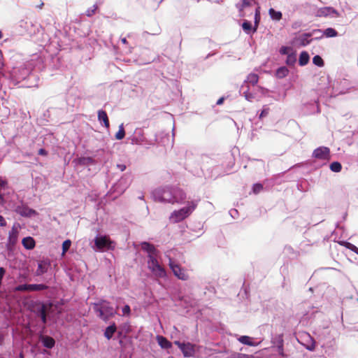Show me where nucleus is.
Segmentation results:
<instances>
[{"label":"nucleus","mask_w":358,"mask_h":358,"mask_svg":"<svg viewBox=\"0 0 358 358\" xmlns=\"http://www.w3.org/2000/svg\"><path fill=\"white\" fill-rule=\"evenodd\" d=\"M223 101H224V99H223V98H220V99H219L217 100V105H220V104H222V103H223Z\"/></svg>","instance_id":"nucleus-51"},{"label":"nucleus","mask_w":358,"mask_h":358,"mask_svg":"<svg viewBox=\"0 0 358 358\" xmlns=\"http://www.w3.org/2000/svg\"><path fill=\"white\" fill-rule=\"evenodd\" d=\"M3 341V336L1 334H0V345H2Z\"/></svg>","instance_id":"nucleus-52"},{"label":"nucleus","mask_w":358,"mask_h":358,"mask_svg":"<svg viewBox=\"0 0 358 358\" xmlns=\"http://www.w3.org/2000/svg\"><path fill=\"white\" fill-rule=\"evenodd\" d=\"M141 248L148 254V256L152 254L153 255L158 251L153 244L145 241L141 243Z\"/></svg>","instance_id":"nucleus-14"},{"label":"nucleus","mask_w":358,"mask_h":358,"mask_svg":"<svg viewBox=\"0 0 358 358\" xmlns=\"http://www.w3.org/2000/svg\"><path fill=\"white\" fill-rule=\"evenodd\" d=\"M238 340L239 342L245 345L250 346L253 345V343L251 342V338L248 336H242L239 337Z\"/></svg>","instance_id":"nucleus-30"},{"label":"nucleus","mask_w":358,"mask_h":358,"mask_svg":"<svg viewBox=\"0 0 358 358\" xmlns=\"http://www.w3.org/2000/svg\"><path fill=\"white\" fill-rule=\"evenodd\" d=\"M38 271H39V272L37 273L38 275L43 274L45 270L41 269Z\"/></svg>","instance_id":"nucleus-54"},{"label":"nucleus","mask_w":358,"mask_h":358,"mask_svg":"<svg viewBox=\"0 0 358 358\" xmlns=\"http://www.w3.org/2000/svg\"><path fill=\"white\" fill-rule=\"evenodd\" d=\"M131 309L129 305H125L122 308V313L124 315H129L130 314Z\"/></svg>","instance_id":"nucleus-41"},{"label":"nucleus","mask_w":358,"mask_h":358,"mask_svg":"<svg viewBox=\"0 0 358 358\" xmlns=\"http://www.w3.org/2000/svg\"><path fill=\"white\" fill-rule=\"evenodd\" d=\"M181 350L184 357H193L195 353V345L190 343H180V341H175L174 343Z\"/></svg>","instance_id":"nucleus-7"},{"label":"nucleus","mask_w":358,"mask_h":358,"mask_svg":"<svg viewBox=\"0 0 358 358\" xmlns=\"http://www.w3.org/2000/svg\"><path fill=\"white\" fill-rule=\"evenodd\" d=\"M197 201H192L187 203V205L179 210H176L171 213L169 216V220L172 223H178L188 217L192 212L196 208Z\"/></svg>","instance_id":"nucleus-1"},{"label":"nucleus","mask_w":358,"mask_h":358,"mask_svg":"<svg viewBox=\"0 0 358 358\" xmlns=\"http://www.w3.org/2000/svg\"><path fill=\"white\" fill-rule=\"evenodd\" d=\"M169 266H170V268H171V269H173V268H178V266H177V265L173 264V262H170Z\"/></svg>","instance_id":"nucleus-50"},{"label":"nucleus","mask_w":358,"mask_h":358,"mask_svg":"<svg viewBox=\"0 0 358 358\" xmlns=\"http://www.w3.org/2000/svg\"><path fill=\"white\" fill-rule=\"evenodd\" d=\"M344 245L348 249L350 250L351 251H352L358 255V248L357 246H355V245H353L352 243H349V242H345Z\"/></svg>","instance_id":"nucleus-35"},{"label":"nucleus","mask_w":358,"mask_h":358,"mask_svg":"<svg viewBox=\"0 0 358 358\" xmlns=\"http://www.w3.org/2000/svg\"><path fill=\"white\" fill-rule=\"evenodd\" d=\"M124 136H125V131H124L123 124H122L119 127V130L115 134V138L117 140H122L124 138Z\"/></svg>","instance_id":"nucleus-29"},{"label":"nucleus","mask_w":358,"mask_h":358,"mask_svg":"<svg viewBox=\"0 0 358 358\" xmlns=\"http://www.w3.org/2000/svg\"><path fill=\"white\" fill-rule=\"evenodd\" d=\"M38 155H43V156H47L48 155V152L43 149V148H41L38 152Z\"/></svg>","instance_id":"nucleus-44"},{"label":"nucleus","mask_w":358,"mask_h":358,"mask_svg":"<svg viewBox=\"0 0 358 358\" xmlns=\"http://www.w3.org/2000/svg\"><path fill=\"white\" fill-rule=\"evenodd\" d=\"M317 32L321 33L322 30L321 29H314V30H313V31L311 33L303 34L301 35L300 36H299L296 39V41L299 43V45L306 46V45H308L313 40V39H309V38L311 37L313 34L317 33Z\"/></svg>","instance_id":"nucleus-10"},{"label":"nucleus","mask_w":358,"mask_h":358,"mask_svg":"<svg viewBox=\"0 0 358 358\" xmlns=\"http://www.w3.org/2000/svg\"><path fill=\"white\" fill-rule=\"evenodd\" d=\"M20 358L24 357L23 354H22V353H20Z\"/></svg>","instance_id":"nucleus-59"},{"label":"nucleus","mask_w":358,"mask_h":358,"mask_svg":"<svg viewBox=\"0 0 358 358\" xmlns=\"http://www.w3.org/2000/svg\"><path fill=\"white\" fill-rule=\"evenodd\" d=\"M309 55L306 52H302L300 54L299 63L301 66H304L308 64L309 61Z\"/></svg>","instance_id":"nucleus-24"},{"label":"nucleus","mask_w":358,"mask_h":358,"mask_svg":"<svg viewBox=\"0 0 358 358\" xmlns=\"http://www.w3.org/2000/svg\"><path fill=\"white\" fill-rule=\"evenodd\" d=\"M280 52L282 55H287L288 54V48L287 47H282L280 48Z\"/></svg>","instance_id":"nucleus-45"},{"label":"nucleus","mask_w":358,"mask_h":358,"mask_svg":"<svg viewBox=\"0 0 358 358\" xmlns=\"http://www.w3.org/2000/svg\"><path fill=\"white\" fill-rule=\"evenodd\" d=\"M259 89L260 90V92L263 94H266V93L268 92V90L267 89H265L264 87H259Z\"/></svg>","instance_id":"nucleus-49"},{"label":"nucleus","mask_w":358,"mask_h":358,"mask_svg":"<svg viewBox=\"0 0 358 358\" xmlns=\"http://www.w3.org/2000/svg\"><path fill=\"white\" fill-rule=\"evenodd\" d=\"M175 276L182 280H187L189 278V275L185 272L186 270H172Z\"/></svg>","instance_id":"nucleus-21"},{"label":"nucleus","mask_w":358,"mask_h":358,"mask_svg":"<svg viewBox=\"0 0 358 358\" xmlns=\"http://www.w3.org/2000/svg\"><path fill=\"white\" fill-rule=\"evenodd\" d=\"M121 41H122V43H124V44L127 43V41L125 38H122Z\"/></svg>","instance_id":"nucleus-55"},{"label":"nucleus","mask_w":358,"mask_h":358,"mask_svg":"<svg viewBox=\"0 0 358 358\" xmlns=\"http://www.w3.org/2000/svg\"><path fill=\"white\" fill-rule=\"evenodd\" d=\"M38 315L41 318V320L43 324L47 322V306L43 304L41 307L40 310L38 311Z\"/></svg>","instance_id":"nucleus-22"},{"label":"nucleus","mask_w":358,"mask_h":358,"mask_svg":"<svg viewBox=\"0 0 358 358\" xmlns=\"http://www.w3.org/2000/svg\"><path fill=\"white\" fill-rule=\"evenodd\" d=\"M18 238V229L13 225L8 234V243L9 245L13 246L16 244Z\"/></svg>","instance_id":"nucleus-13"},{"label":"nucleus","mask_w":358,"mask_h":358,"mask_svg":"<svg viewBox=\"0 0 358 358\" xmlns=\"http://www.w3.org/2000/svg\"><path fill=\"white\" fill-rule=\"evenodd\" d=\"M98 120L100 122L102 121L103 122L104 126L106 128H109V127H110L109 119H108V115L105 110H99L98 111Z\"/></svg>","instance_id":"nucleus-18"},{"label":"nucleus","mask_w":358,"mask_h":358,"mask_svg":"<svg viewBox=\"0 0 358 358\" xmlns=\"http://www.w3.org/2000/svg\"><path fill=\"white\" fill-rule=\"evenodd\" d=\"M117 167L118 169H120L121 171H124L126 169V166L124 164H117Z\"/></svg>","instance_id":"nucleus-47"},{"label":"nucleus","mask_w":358,"mask_h":358,"mask_svg":"<svg viewBox=\"0 0 358 358\" xmlns=\"http://www.w3.org/2000/svg\"><path fill=\"white\" fill-rule=\"evenodd\" d=\"M22 358H24V357H22Z\"/></svg>","instance_id":"nucleus-61"},{"label":"nucleus","mask_w":358,"mask_h":358,"mask_svg":"<svg viewBox=\"0 0 358 358\" xmlns=\"http://www.w3.org/2000/svg\"><path fill=\"white\" fill-rule=\"evenodd\" d=\"M71 245V241L70 240H66L62 243V251L63 253L66 252Z\"/></svg>","instance_id":"nucleus-36"},{"label":"nucleus","mask_w":358,"mask_h":358,"mask_svg":"<svg viewBox=\"0 0 358 358\" xmlns=\"http://www.w3.org/2000/svg\"><path fill=\"white\" fill-rule=\"evenodd\" d=\"M313 62L314 64H315L317 66H324V61H323L322 58L319 55H316L313 58Z\"/></svg>","instance_id":"nucleus-32"},{"label":"nucleus","mask_w":358,"mask_h":358,"mask_svg":"<svg viewBox=\"0 0 358 358\" xmlns=\"http://www.w3.org/2000/svg\"><path fill=\"white\" fill-rule=\"evenodd\" d=\"M263 189V186L261 184H255L253 187V191L255 193L259 192Z\"/></svg>","instance_id":"nucleus-40"},{"label":"nucleus","mask_w":358,"mask_h":358,"mask_svg":"<svg viewBox=\"0 0 358 358\" xmlns=\"http://www.w3.org/2000/svg\"><path fill=\"white\" fill-rule=\"evenodd\" d=\"M7 185V182L3 178H0V187H3Z\"/></svg>","instance_id":"nucleus-46"},{"label":"nucleus","mask_w":358,"mask_h":358,"mask_svg":"<svg viewBox=\"0 0 358 358\" xmlns=\"http://www.w3.org/2000/svg\"><path fill=\"white\" fill-rule=\"evenodd\" d=\"M94 310L97 313V315L105 321L109 320L115 314L113 308L106 301L94 303Z\"/></svg>","instance_id":"nucleus-2"},{"label":"nucleus","mask_w":358,"mask_h":358,"mask_svg":"<svg viewBox=\"0 0 358 358\" xmlns=\"http://www.w3.org/2000/svg\"><path fill=\"white\" fill-rule=\"evenodd\" d=\"M280 355L282 356V357H285V355L282 352V348H281V352H280Z\"/></svg>","instance_id":"nucleus-57"},{"label":"nucleus","mask_w":358,"mask_h":358,"mask_svg":"<svg viewBox=\"0 0 358 358\" xmlns=\"http://www.w3.org/2000/svg\"><path fill=\"white\" fill-rule=\"evenodd\" d=\"M4 201L3 195H0V203H3Z\"/></svg>","instance_id":"nucleus-53"},{"label":"nucleus","mask_w":358,"mask_h":358,"mask_svg":"<svg viewBox=\"0 0 358 358\" xmlns=\"http://www.w3.org/2000/svg\"><path fill=\"white\" fill-rule=\"evenodd\" d=\"M43 345L48 348H52L55 346V340L48 336H43L41 338Z\"/></svg>","instance_id":"nucleus-19"},{"label":"nucleus","mask_w":358,"mask_h":358,"mask_svg":"<svg viewBox=\"0 0 358 358\" xmlns=\"http://www.w3.org/2000/svg\"><path fill=\"white\" fill-rule=\"evenodd\" d=\"M173 186H165L155 189L152 194L155 201L171 204Z\"/></svg>","instance_id":"nucleus-3"},{"label":"nucleus","mask_w":358,"mask_h":358,"mask_svg":"<svg viewBox=\"0 0 358 358\" xmlns=\"http://www.w3.org/2000/svg\"><path fill=\"white\" fill-rule=\"evenodd\" d=\"M250 5V3L248 0H242V5L240 8V11H242L243 8L249 6Z\"/></svg>","instance_id":"nucleus-42"},{"label":"nucleus","mask_w":358,"mask_h":358,"mask_svg":"<svg viewBox=\"0 0 358 358\" xmlns=\"http://www.w3.org/2000/svg\"><path fill=\"white\" fill-rule=\"evenodd\" d=\"M153 275L158 278H165L167 275L166 270H152Z\"/></svg>","instance_id":"nucleus-31"},{"label":"nucleus","mask_w":358,"mask_h":358,"mask_svg":"<svg viewBox=\"0 0 358 358\" xmlns=\"http://www.w3.org/2000/svg\"><path fill=\"white\" fill-rule=\"evenodd\" d=\"M116 330H117L116 325L113 322L111 325L108 326L106 329L105 332H104L105 337L108 340L110 339L113 337L114 333L116 331Z\"/></svg>","instance_id":"nucleus-20"},{"label":"nucleus","mask_w":358,"mask_h":358,"mask_svg":"<svg viewBox=\"0 0 358 358\" xmlns=\"http://www.w3.org/2000/svg\"><path fill=\"white\" fill-rule=\"evenodd\" d=\"M260 22V12H259V8H257L255 10V25L252 27V25L250 22L248 20H245L242 24V28L243 31L248 34H250V33H255L257 31L259 24Z\"/></svg>","instance_id":"nucleus-4"},{"label":"nucleus","mask_w":358,"mask_h":358,"mask_svg":"<svg viewBox=\"0 0 358 358\" xmlns=\"http://www.w3.org/2000/svg\"><path fill=\"white\" fill-rule=\"evenodd\" d=\"M159 253V251H157V252H155L153 255L152 254L148 256V268H162L158 261Z\"/></svg>","instance_id":"nucleus-12"},{"label":"nucleus","mask_w":358,"mask_h":358,"mask_svg":"<svg viewBox=\"0 0 358 358\" xmlns=\"http://www.w3.org/2000/svg\"><path fill=\"white\" fill-rule=\"evenodd\" d=\"M94 243L99 250H103L111 248L113 242L107 236H99L95 238Z\"/></svg>","instance_id":"nucleus-9"},{"label":"nucleus","mask_w":358,"mask_h":358,"mask_svg":"<svg viewBox=\"0 0 358 358\" xmlns=\"http://www.w3.org/2000/svg\"><path fill=\"white\" fill-rule=\"evenodd\" d=\"M258 80H259V76L257 74L250 73L247 76V79H246L245 82L249 83L250 84H251L252 85H255L258 83Z\"/></svg>","instance_id":"nucleus-25"},{"label":"nucleus","mask_w":358,"mask_h":358,"mask_svg":"<svg viewBox=\"0 0 358 358\" xmlns=\"http://www.w3.org/2000/svg\"><path fill=\"white\" fill-rule=\"evenodd\" d=\"M22 244L26 249L32 250L36 245V242L32 237L27 236L22 239Z\"/></svg>","instance_id":"nucleus-17"},{"label":"nucleus","mask_w":358,"mask_h":358,"mask_svg":"<svg viewBox=\"0 0 358 358\" xmlns=\"http://www.w3.org/2000/svg\"><path fill=\"white\" fill-rule=\"evenodd\" d=\"M330 169L333 172L338 173L342 169V165L338 162H334L330 164Z\"/></svg>","instance_id":"nucleus-27"},{"label":"nucleus","mask_w":358,"mask_h":358,"mask_svg":"<svg viewBox=\"0 0 358 358\" xmlns=\"http://www.w3.org/2000/svg\"><path fill=\"white\" fill-rule=\"evenodd\" d=\"M38 268H42L41 264H38Z\"/></svg>","instance_id":"nucleus-60"},{"label":"nucleus","mask_w":358,"mask_h":358,"mask_svg":"<svg viewBox=\"0 0 358 358\" xmlns=\"http://www.w3.org/2000/svg\"><path fill=\"white\" fill-rule=\"evenodd\" d=\"M268 13L273 20L279 21L282 18V13L280 11H276L273 8H270L268 10Z\"/></svg>","instance_id":"nucleus-23"},{"label":"nucleus","mask_w":358,"mask_h":358,"mask_svg":"<svg viewBox=\"0 0 358 358\" xmlns=\"http://www.w3.org/2000/svg\"><path fill=\"white\" fill-rule=\"evenodd\" d=\"M43 6V3L42 2L41 4H39V6H38L39 8H42Z\"/></svg>","instance_id":"nucleus-56"},{"label":"nucleus","mask_w":358,"mask_h":358,"mask_svg":"<svg viewBox=\"0 0 358 358\" xmlns=\"http://www.w3.org/2000/svg\"><path fill=\"white\" fill-rule=\"evenodd\" d=\"M306 348L310 351H313L315 348V343H313L311 345L307 346Z\"/></svg>","instance_id":"nucleus-48"},{"label":"nucleus","mask_w":358,"mask_h":358,"mask_svg":"<svg viewBox=\"0 0 358 358\" xmlns=\"http://www.w3.org/2000/svg\"><path fill=\"white\" fill-rule=\"evenodd\" d=\"M156 338L162 348L169 349L172 347V343L163 336H157Z\"/></svg>","instance_id":"nucleus-16"},{"label":"nucleus","mask_w":358,"mask_h":358,"mask_svg":"<svg viewBox=\"0 0 358 358\" xmlns=\"http://www.w3.org/2000/svg\"><path fill=\"white\" fill-rule=\"evenodd\" d=\"M313 156L318 159L329 160L330 158V150L327 147H320L316 148Z\"/></svg>","instance_id":"nucleus-8"},{"label":"nucleus","mask_w":358,"mask_h":358,"mask_svg":"<svg viewBox=\"0 0 358 358\" xmlns=\"http://www.w3.org/2000/svg\"><path fill=\"white\" fill-rule=\"evenodd\" d=\"M268 113H269V108L266 106H264V108L262 110L259 118L262 119L263 117H266L268 115Z\"/></svg>","instance_id":"nucleus-37"},{"label":"nucleus","mask_w":358,"mask_h":358,"mask_svg":"<svg viewBox=\"0 0 358 358\" xmlns=\"http://www.w3.org/2000/svg\"><path fill=\"white\" fill-rule=\"evenodd\" d=\"M323 35L327 38H332L337 36L338 32L333 28H327L324 31Z\"/></svg>","instance_id":"nucleus-26"},{"label":"nucleus","mask_w":358,"mask_h":358,"mask_svg":"<svg viewBox=\"0 0 358 358\" xmlns=\"http://www.w3.org/2000/svg\"><path fill=\"white\" fill-rule=\"evenodd\" d=\"M48 286L43 284H24L14 288L15 292H36L46 289Z\"/></svg>","instance_id":"nucleus-6"},{"label":"nucleus","mask_w":358,"mask_h":358,"mask_svg":"<svg viewBox=\"0 0 358 358\" xmlns=\"http://www.w3.org/2000/svg\"><path fill=\"white\" fill-rule=\"evenodd\" d=\"M3 37V34L1 33V31H0V39Z\"/></svg>","instance_id":"nucleus-58"},{"label":"nucleus","mask_w":358,"mask_h":358,"mask_svg":"<svg viewBox=\"0 0 358 358\" xmlns=\"http://www.w3.org/2000/svg\"><path fill=\"white\" fill-rule=\"evenodd\" d=\"M97 9V6H93V8H89L86 11V15L89 17L93 15L94 13H95V11Z\"/></svg>","instance_id":"nucleus-39"},{"label":"nucleus","mask_w":358,"mask_h":358,"mask_svg":"<svg viewBox=\"0 0 358 358\" xmlns=\"http://www.w3.org/2000/svg\"><path fill=\"white\" fill-rule=\"evenodd\" d=\"M171 204L183 203L187 199V194L184 189L178 186H173Z\"/></svg>","instance_id":"nucleus-5"},{"label":"nucleus","mask_w":358,"mask_h":358,"mask_svg":"<svg viewBox=\"0 0 358 358\" xmlns=\"http://www.w3.org/2000/svg\"><path fill=\"white\" fill-rule=\"evenodd\" d=\"M15 212L23 217H31L37 214L35 210L24 205L18 206L15 209Z\"/></svg>","instance_id":"nucleus-11"},{"label":"nucleus","mask_w":358,"mask_h":358,"mask_svg":"<svg viewBox=\"0 0 358 358\" xmlns=\"http://www.w3.org/2000/svg\"><path fill=\"white\" fill-rule=\"evenodd\" d=\"M227 358H252V356H250V355H248L245 354L235 352V353L231 354L230 356H229Z\"/></svg>","instance_id":"nucleus-34"},{"label":"nucleus","mask_w":358,"mask_h":358,"mask_svg":"<svg viewBox=\"0 0 358 358\" xmlns=\"http://www.w3.org/2000/svg\"><path fill=\"white\" fill-rule=\"evenodd\" d=\"M6 222L4 219V217L0 215V227H6Z\"/></svg>","instance_id":"nucleus-43"},{"label":"nucleus","mask_w":358,"mask_h":358,"mask_svg":"<svg viewBox=\"0 0 358 358\" xmlns=\"http://www.w3.org/2000/svg\"><path fill=\"white\" fill-rule=\"evenodd\" d=\"M244 94V97L245 98V99L248 101H252V100L254 99L255 96L253 95V94L250 93V92L247 91V92H245L243 93Z\"/></svg>","instance_id":"nucleus-38"},{"label":"nucleus","mask_w":358,"mask_h":358,"mask_svg":"<svg viewBox=\"0 0 358 358\" xmlns=\"http://www.w3.org/2000/svg\"><path fill=\"white\" fill-rule=\"evenodd\" d=\"M296 56L294 55H288L286 59V64L289 66H293L296 62Z\"/></svg>","instance_id":"nucleus-33"},{"label":"nucleus","mask_w":358,"mask_h":358,"mask_svg":"<svg viewBox=\"0 0 358 358\" xmlns=\"http://www.w3.org/2000/svg\"><path fill=\"white\" fill-rule=\"evenodd\" d=\"M331 14H338L337 11L331 7H324L317 10V15L319 17H327Z\"/></svg>","instance_id":"nucleus-15"},{"label":"nucleus","mask_w":358,"mask_h":358,"mask_svg":"<svg viewBox=\"0 0 358 358\" xmlns=\"http://www.w3.org/2000/svg\"><path fill=\"white\" fill-rule=\"evenodd\" d=\"M288 69L286 67H280L277 70L276 76L280 78H284L288 74Z\"/></svg>","instance_id":"nucleus-28"}]
</instances>
